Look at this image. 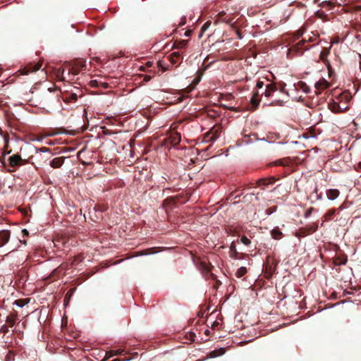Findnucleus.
Listing matches in <instances>:
<instances>
[{"label": "nucleus", "instance_id": "nucleus-1", "mask_svg": "<svg viewBox=\"0 0 361 361\" xmlns=\"http://www.w3.org/2000/svg\"><path fill=\"white\" fill-rule=\"evenodd\" d=\"M86 68V61L80 59L75 61L73 64L70 65L68 69V75H76L80 71Z\"/></svg>", "mask_w": 361, "mask_h": 361}, {"label": "nucleus", "instance_id": "nucleus-2", "mask_svg": "<svg viewBox=\"0 0 361 361\" xmlns=\"http://www.w3.org/2000/svg\"><path fill=\"white\" fill-rule=\"evenodd\" d=\"M181 140V135L178 132H172L169 137L164 139L163 145L166 147L176 146Z\"/></svg>", "mask_w": 361, "mask_h": 361}, {"label": "nucleus", "instance_id": "nucleus-3", "mask_svg": "<svg viewBox=\"0 0 361 361\" xmlns=\"http://www.w3.org/2000/svg\"><path fill=\"white\" fill-rule=\"evenodd\" d=\"M221 133V127L214 126L204 136L205 142H214L218 139Z\"/></svg>", "mask_w": 361, "mask_h": 361}, {"label": "nucleus", "instance_id": "nucleus-4", "mask_svg": "<svg viewBox=\"0 0 361 361\" xmlns=\"http://www.w3.org/2000/svg\"><path fill=\"white\" fill-rule=\"evenodd\" d=\"M42 66L41 63H29L23 68L20 69L18 72L20 73L21 75H27L30 73H34L40 69Z\"/></svg>", "mask_w": 361, "mask_h": 361}, {"label": "nucleus", "instance_id": "nucleus-5", "mask_svg": "<svg viewBox=\"0 0 361 361\" xmlns=\"http://www.w3.org/2000/svg\"><path fill=\"white\" fill-rule=\"evenodd\" d=\"M11 231L9 230L0 231V247L5 246L10 240Z\"/></svg>", "mask_w": 361, "mask_h": 361}, {"label": "nucleus", "instance_id": "nucleus-6", "mask_svg": "<svg viewBox=\"0 0 361 361\" xmlns=\"http://www.w3.org/2000/svg\"><path fill=\"white\" fill-rule=\"evenodd\" d=\"M9 165L11 167L20 166L23 163V160L19 154H14L8 158Z\"/></svg>", "mask_w": 361, "mask_h": 361}, {"label": "nucleus", "instance_id": "nucleus-7", "mask_svg": "<svg viewBox=\"0 0 361 361\" xmlns=\"http://www.w3.org/2000/svg\"><path fill=\"white\" fill-rule=\"evenodd\" d=\"M218 16L219 20L230 24L231 27H234L235 22L233 21V18L231 15H228L226 13L221 11Z\"/></svg>", "mask_w": 361, "mask_h": 361}, {"label": "nucleus", "instance_id": "nucleus-8", "mask_svg": "<svg viewBox=\"0 0 361 361\" xmlns=\"http://www.w3.org/2000/svg\"><path fill=\"white\" fill-rule=\"evenodd\" d=\"M294 164V160L290 157H285L274 161L276 166H290Z\"/></svg>", "mask_w": 361, "mask_h": 361}, {"label": "nucleus", "instance_id": "nucleus-9", "mask_svg": "<svg viewBox=\"0 0 361 361\" xmlns=\"http://www.w3.org/2000/svg\"><path fill=\"white\" fill-rule=\"evenodd\" d=\"M277 90L276 85L274 83H270L266 85L265 91L262 93V94H264L265 97H269L272 95V94L276 92Z\"/></svg>", "mask_w": 361, "mask_h": 361}, {"label": "nucleus", "instance_id": "nucleus-10", "mask_svg": "<svg viewBox=\"0 0 361 361\" xmlns=\"http://www.w3.org/2000/svg\"><path fill=\"white\" fill-rule=\"evenodd\" d=\"M262 96V94L260 95L258 92H255L251 99H250V103L252 104V109L255 110L257 108V106H259V103H260V97Z\"/></svg>", "mask_w": 361, "mask_h": 361}, {"label": "nucleus", "instance_id": "nucleus-11", "mask_svg": "<svg viewBox=\"0 0 361 361\" xmlns=\"http://www.w3.org/2000/svg\"><path fill=\"white\" fill-rule=\"evenodd\" d=\"M77 99H78V95L76 93H73V92L67 93V94H64L63 97V100L66 103L75 102L77 101Z\"/></svg>", "mask_w": 361, "mask_h": 361}, {"label": "nucleus", "instance_id": "nucleus-12", "mask_svg": "<svg viewBox=\"0 0 361 361\" xmlns=\"http://www.w3.org/2000/svg\"><path fill=\"white\" fill-rule=\"evenodd\" d=\"M63 162L64 157H56L53 159L52 161L50 162V166L54 169L60 168L63 165Z\"/></svg>", "mask_w": 361, "mask_h": 361}, {"label": "nucleus", "instance_id": "nucleus-13", "mask_svg": "<svg viewBox=\"0 0 361 361\" xmlns=\"http://www.w3.org/2000/svg\"><path fill=\"white\" fill-rule=\"evenodd\" d=\"M339 195L340 192L337 189H329L326 191V196L331 200L336 199Z\"/></svg>", "mask_w": 361, "mask_h": 361}, {"label": "nucleus", "instance_id": "nucleus-14", "mask_svg": "<svg viewBox=\"0 0 361 361\" xmlns=\"http://www.w3.org/2000/svg\"><path fill=\"white\" fill-rule=\"evenodd\" d=\"M329 87V83L325 79H322L316 82L315 88L317 90H324Z\"/></svg>", "mask_w": 361, "mask_h": 361}, {"label": "nucleus", "instance_id": "nucleus-15", "mask_svg": "<svg viewBox=\"0 0 361 361\" xmlns=\"http://www.w3.org/2000/svg\"><path fill=\"white\" fill-rule=\"evenodd\" d=\"M276 178L274 177H271L268 178L259 179L257 182L258 185H268L271 184H274L276 181Z\"/></svg>", "mask_w": 361, "mask_h": 361}, {"label": "nucleus", "instance_id": "nucleus-16", "mask_svg": "<svg viewBox=\"0 0 361 361\" xmlns=\"http://www.w3.org/2000/svg\"><path fill=\"white\" fill-rule=\"evenodd\" d=\"M317 229V226H311L310 230L307 231L306 228H301L299 231V237H305L310 233H314Z\"/></svg>", "mask_w": 361, "mask_h": 361}, {"label": "nucleus", "instance_id": "nucleus-17", "mask_svg": "<svg viewBox=\"0 0 361 361\" xmlns=\"http://www.w3.org/2000/svg\"><path fill=\"white\" fill-rule=\"evenodd\" d=\"M329 54V50L327 49H324L320 54H319V59L323 61V63L326 65H329V62L327 60V56Z\"/></svg>", "mask_w": 361, "mask_h": 361}, {"label": "nucleus", "instance_id": "nucleus-18", "mask_svg": "<svg viewBox=\"0 0 361 361\" xmlns=\"http://www.w3.org/2000/svg\"><path fill=\"white\" fill-rule=\"evenodd\" d=\"M188 44V40L185 39H180L176 40L173 43V48L176 49H183Z\"/></svg>", "mask_w": 361, "mask_h": 361}, {"label": "nucleus", "instance_id": "nucleus-19", "mask_svg": "<svg viewBox=\"0 0 361 361\" xmlns=\"http://www.w3.org/2000/svg\"><path fill=\"white\" fill-rule=\"evenodd\" d=\"M295 87L297 90H302L305 93H308L310 90V87L303 81H299L296 85H295Z\"/></svg>", "mask_w": 361, "mask_h": 361}, {"label": "nucleus", "instance_id": "nucleus-20", "mask_svg": "<svg viewBox=\"0 0 361 361\" xmlns=\"http://www.w3.org/2000/svg\"><path fill=\"white\" fill-rule=\"evenodd\" d=\"M16 319L17 314H11L6 317V322L11 327H13L15 325Z\"/></svg>", "mask_w": 361, "mask_h": 361}, {"label": "nucleus", "instance_id": "nucleus-21", "mask_svg": "<svg viewBox=\"0 0 361 361\" xmlns=\"http://www.w3.org/2000/svg\"><path fill=\"white\" fill-rule=\"evenodd\" d=\"M180 57V55L179 54V52L178 51H176V52H173L169 58H170V61L172 64H176L178 63V61H179V59Z\"/></svg>", "mask_w": 361, "mask_h": 361}, {"label": "nucleus", "instance_id": "nucleus-22", "mask_svg": "<svg viewBox=\"0 0 361 361\" xmlns=\"http://www.w3.org/2000/svg\"><path fill=\"white\" fill-rule=\"evenodd\" d=\"M336 209H329L324 215V219L325 221H330L332 220L336 215Z\"/></svg>", "mask_w": 361, "mask_h": 361}, {"label": "nucleus", "instance_id": "nucleus-23", "mask_svg": "<svg viewBox=\"0 0 361 361\" xmlns=\"http://www.w3.org/2000/svg\"><path fill=\"white\" fill-rule=\"evenodd\" d=\"M149 72L152 73L153 75H150V74H145V75L140 74V75H138L139 78H143V80H142V81L140 83L144 84L145 82H149L152 78V77L154 75V73L152 71H150Z\"/></svg>", "mask_w": 361, "mask_h": 361}, {"label": "nucleus", "instance_id": "nucleus-24", "mask_svg": "<svg viewBox=\"0 0 361 361\" xmlns=\"http://www.w3.org/2000/svg\"><path fill=\"white\" fill-rule=\"evenodd\" d=\"M273 238L279 240L281 238L283 233L279 228H274L271 232Z\"/></svg>", "mask_w": 361, "mask_h": 361}, {"label": "nucleus", "instance_id": "nucleus-25", "mask_svg": "<svg viewBox=\"0 0 361 361\" xmlns=\"http://www.w3.org/2000/svg\"><path fill=\"white\" fill-rule=\"evenodd\" d=\"M247 273V269L245 267H241L235 272V276L240 278Z\"/></svg>", "mask_w": 361, "mask_h": 361}, {"label": "nucleus", "instance_id": "nucleus-26", "mask_svg": "<svg viewBox=\"0 0 361 361\" xmlns=\"http://www.w3.org/2000/svg\"><path fill=\"white\" fill-rule=\"evenodd\" d=\"M306 28L305 26L301 27L299 30L295 32L296 38H300L305 32Z\"/></svg>", "mask_w": 361, "mask_h": 361}, {"label": "nucleus", "instance_id": "nucleus-27", "mask_svg": "<svg viewBox=\"0 0 361 361\" xmlns=\"http://www.w3.org/2000/svg\"><path fill=\"white\" fill-rule=\"evenodd\" d=\"M341 106L338 104H337L336 103H334L333 104H331V109L332 111H334V112L342 111L341 110Z\"/></svg>", "mask_w": 361, "mask_h": 361}, {"label": "nucleus", "instance_id": "nucleus-28", "mask_svg": "<svg viewBox=\"0 0 361 361\" xmlns=\"http://www.w3.org/2000/svg\"><path fill=\"white\" fill-rule=\"evenodd\" d=\"M240 241L242 243H243L245 245H249L251 243V241L250 239H248L246 236L243 235L240 238Z\"/></svg>", "mask_w": 361, "mask_h": 361}, {"label": "nucleus", "instance_id": "nucleus-29", "mask_svg": "<svg viewBox=\"0 0 361 361\" xmlns=\"http://www.w3.org/2000/svg\"><path fill=\"white\" fill-rule=\"evenodd\" d=\"M235 32V34L237 35V37L240 39H241L243 38V35L242 33L240 32V31L238 29L237 26L235 25V23L234 24V27H232Z\"/></svg>", "mask_w": 361, "mask_h": 361}, {"label": "nucleus", "instance_id": "nucleus-30", "mask_svg": "<svg viewBox=\"0 0 361 361\" xmlns=\"http://www.w3.org/2000/svg\"><path fill=\"white\" fill-rule=\"evenodd\" d=\"M200 267L204 271H206L207 272L210 271V267H209V266L206 262H202L200 263Z\"/></svg>", "mask_w": 361, "mask_h": 361}, {"label": "nucleus", "instance_id": "nucleus-31", "mask_svg": "<svg viewBox=\"0 0 361 361\" xmlns=\"http://www.w3.org/2000/svg\"><path fill=\"white\" fill-rule=\"evenodd\" d=\"M123 352V350L118 349V350H111L109 353L111 355H121Z\"/></svg>", "mask_w": 361, "mask_h": 361}, {"label": "nucleus", "instance_id": "nucleus-32", "mask_svg": "<svg viewBox=\"0 0 361 361\" xmlns=\"http://www.w3.org/2000/svg\"><path fill=\"white\" fill-rule=\"evenodd\" d=\"M8 332V327L6 325H3L0 329V333L6 334Z\"/></svg>", "mask_w": 361, "mask_h": 361}, {"label": "nucleus", "instance_id": "nucleus-33", "mask_svg": "<svg viewBox=\"0 0 361 361\" xmlns=\"http://www.w3.org/2000/svg\"><path fill=\"white\" fill-rule=\"evenodd\" d=\"M286 83L285 82H281L279 84V89L281 92L285 93L286 92Z\"/></svg>", "mask_w": 361, "mask_h": 361}, {"label": "nucleus", "instance_id": "nucleus-34", "mask_svg": "<svg viewBox=\"0 0 361 361\" xmlns=\"http://www.w3.org/2000/svg\"><path fill=\"white\" fill-rule=\"evenodd\" d=\"M217 352H218L217 350L211 351L209 353V357L214 358V357H219Z\"/></svg>", "mask_w": 361, "mask_h": 361}, {"label": "nucleus", "instance_id": "nucleus-35", "mask_svg": "<svg viewBox=\"0 0 361 361\" xmlns=\"http://www.w3.org/2000/svg\"><path fill=\"white\" fill-rule=\"evenodd\" d=\"M313 209H314L312 207H310L307 210H306L305 213V217L308 218L312 214Z\"/></svg>", "mask_w": 361, "mask_h": 361}, {"label": "nucleus", "instance_id": "nucleus-36", "mask_svg": "<svg viewBox=\"0 0 361 361\" xmlns=\"http://www.w3.org/2000/svg\"><path fill=\"white\" fill-rule=\"evenodd\" d=\"M73 290L74 289H71L68 291V293H66V296H65V300H69L70 298L71 297L73 293Z\"/></svg>", "mask_w": 361, "mask_h": 361}, {"label": "nucleus", "instance_id": "nucleus-37", "mask_svg": "<svg viewBox=\"0 0 361 361\" xmlns=\"http://www.w3.org/2000/svg\"><path fill=\"white\" fill-rule=\"evenodd\" d=\"M195 337H196V335L195 333H193V332L189 333V335H188L189 340H190L191 341H195Z\"/></svg>", "mask_w": 361, "mask_h": 361}, {"label": "nucleus", "instance_id": "nucleus-38", "mask_svg": "<svg viewBox=\"0 0 361 361\" xmlns=\"http://www.w3.org/2000/svg\"><path fill=\"white\" fill-rule=\"evenodd\" d=\"M15 304H16L19 307H23L25 305V303L24 302V301L23 300H16L15 301Z\"/></svg>", "mask_w": 361, "mask_h": 361}, {"label": "nucleus", "instance_id": "nucleus-39", "mask_svg": "<svg viewBox=\"0 0 361 361\" xmlns=\"http://www.w3.org/2000/svg\"><path fill=\"white\" fill-rule=\"evenodd\" d=\"M337 259L338 260V262H339L338 263L340 264H345V263L347 262V257H343L342 259L341 258H338Z\"/></svg>", "mask_w": 361, "mask_h": 361}, {"label": "nucleus", "instance_id": "nucleus-40", "mask_svg": "<svg viewBox=\"0 0 361 361\" xmlns=\"http://www.w3.org/2000/svg\"><path fill=\"white\" fill-rule=\"evenodd\" d=\"M230 250H231V251H233V252H234V254H235V255H237V254H238V252H237V251H236V249H235V245L234 242H233V243H231V247H230Z\"/></svg>", "mask_w": 361, "mask_h": 361}, {"label": "nucleus", "instance_id": "nucleus-41", "mask_svg": "<svg viewBox=\"0 0 361 361\" xmlns=\"http://www.w3.org/2000/svg\"><path fill=\"white\" fill-rule=\"evenodd\" d=\"M217 351H218L217 352L218 356H221L225 353L226 350L224 348H221L218 349Z\"/></svg>", "mask_w": 361, "mask_h": 361}, {"label": "nucleus", "instance_id": "nucleus-42", "mask_svg": "<svg viewBox=\"0 0 361 361\" xmlns=\"http://www.w3.org/2000/svg\"><path fill=\"white\" fill-rule=\"evenodd\" d=\"M209 25H210V23L209 21H207L203 25L201 30L204 32L209 27Z\"/></svg>", "mask_w": 361, "mask_h": 361}, {"label": "nucleus", "instance_id": "nucleus-43", "mask_svg": "<svg viewBox=\"0 0 361 361\" xmlns=\"http://www.w3.org/2000/svg\"><path fill=\"white\" fill-rule=\"evenodd\" d=\"M263 86H264V82L263 81H260V80L257 81V82L256 84V87L257 89H261V88L263 87Z\"/></svg>", "mask_w": 361, "mask_h": 361}, {"label": "nucleus", "instance_id": "nucleus-44", "mask_svg": "<svg viewBox=\"0 0 361 361\" xmlns=\"http://www.w3.org/2000/svg\"><path fill=\"white\" fill-rule=\"evenodd\" d=\"M305 39H302L301 40L298 44V49H300L302 47V46L305 43Z\"/></svg>", "mask_w": 361, "mask_h": 361}, {"label": "nucleus", "instance_id": "nucleus-45", "mask_svg": "<svg viewBox=\"0 0 361 361\" xmlns=\"http://www.w3.org/2000/svg\"><path fill=\"white\" fill-rule=\"evenodd\" d=\"M38 150L42 152H49V149L47 147H42L39 148Z\"/></svg>", "mask_w": 361, "mask_h": 361}, {"label": "nucleus", "instance_id": "nucleus-46", "mask_svg": "<svg viewBox=\"0 0 361 361\" xmlns=\"http://www.w3.org/2000/svg\"><path fill=\"white\" fill-rule=\"evenodd\" d=\"M157 64L159 67L161 68L163 72L166 70V68L164 67V66H162L161 62L160 61H158Z\"/></svg>", "mask_w": 361, "mask_h": 361}, {"label": "nucleus", "instance_id": "nucleus-47", "mask_svg": "<svg viewBox=\"0 0 361 361\" xmlns=\"http://www.w3.org/2000/svg\"><path fill=\"white\" fill-rule=\"evenodd\" d=\"M191 33H192V30H186L185 32V36L189 37V36H190Z\"/></svg>", "mask_w": 361, "mask_h": 361}, {"label": "nucleus", "instance_id": "nucleus-48", "mask_svg": "<svg viewBox=\"0 0 361 361\" xmlns=\"http://www.w3.org/2000/svg\"><path fill=\"white\" fill-rule=\"evenodd\" d=\"M152 65H153V62H152V61H147V62L146 63V66H147V67L150 68V67H152Z\"/></svg>", "mask_w": 361, "mask_h": 361}, {"label": "nucleus", "instance_id": "nucleus-49", "mask_svg": "<svg viewBox=\"0 0 361 361\" xmlns=\"http://www.w3.org/2000/svg\"><path fill=\"white\" fill-rule=\"evenodd\" d=\"M152 252H149V250H145L143 251L142 255H148L151 254Z\"/></svg>", "mask_w": 361, "mask_h": 361}, {"label": "nucleus", "instance_id": "nucleus-50", "mask_svg": "<svg viewBox=\"0 0 361 361\" xmlns=\"http://www.w3.org/2000/svg\"><path fill=\"white\" fill-rule=\"evenodd\" d=\"M140 70L142 71H146V68L145 66H140Z\"/></svg>", "mask_w": 361, "mask_h": 361}, {"label": "nucleus", "instance_id": "nucleus-51", "mask_svg": "<svg viewBox=\"0 0 361 361\" xmlns=\"http://www.w3.org/2000/svg\"><path fill=\"white\" fill-rule=\"evenodd\" d=\"M218 325H219V322H214L213 323L212 327L214 328V327H215V326H218Z\"/></svg>", "mask_w": 361, "mask_h": 361}, {"label": "nucleus", "instance_id": "nucleus-52", "mask_svg": "<svg viewBox=\"0 0 361 361\" xmlns=\"http://www.w3.org/2000/svg\"><path fill=\"white\" fill-rule=\"evenodd\" d=\"M205 334H209V330H208V329H207V330H206V331H205Z\"/></svg>", "mask_w": 361, "mask_h": 361}, {"label": "nucleus", "instance_id": "nucleus-53", "mask_svg": "<svg viewBox=\"0 0 361 361\" xmlns=\"http://www.w3.org/2000/svg\"><path fill=\"white\" fill-rule=\"evenodd\" d=\"M111 361H120V360L119 359H114Z\"/></svg>", "mask_w": 361, "mask_h": 361}, {"label": "nucleus", "instance_id": "nucleus-54", "mask_svg": "<svg viewBox=\"0 0 361 361\" xmlns=\"http://www.w3.org/2000/svg\"><path fill=\"white\" fill-rule=\"evenodd\" d=\"M358 166L361 169V162L359 163Z\"/></svg>", "mask_w": 361, "mask_h": 361}, {"label": "nucleus", "instance_id": "nucleus-55", "mask_svg": "<svg viewBox=\"0 0 361 361\" xmlns=\"http://www.w3.org/2000/svg\"><path fill=\"white\" fill-rule=\"evenodd\" d=\"M42 140V137H41V138H38V139H37V140H38V141H40V140Z\"/></svg>", "mask_w": 361, "mask_h": 361}]
</instances>
